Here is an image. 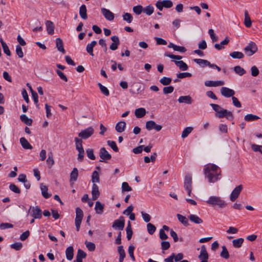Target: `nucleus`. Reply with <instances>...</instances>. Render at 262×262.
<instances>
[{"mask_svg":"<svg viewBox=\"0 0 262 262\" xmlns=\"http://www.w3.org/2000/svg\"><path fill=\"white\" fill-rule=\"evenodd\" d=\"M204 173L205 177L208 179V182L213 183L220 179L219 176L221 174V171L217 165L208 164L205 166Z\"/></svg>","mask_w":262,"mask_h":262,"instance_id":"f257e3e1","label":"nucleus"},{"mask_svg":"<svg viewBox=\"0 0 262 262\" xmlns=\"http://www.w3.org/2000/svg\"><path fill=\"white\" fill-rule=\"evenodd\" d=\"M206 203L213 207L217 206L219 208H224L227 205V204L224 200H223L221 198L216 196H210L206 201Z\"/></svg>","mask_w":262,"mask_h":262,"instance_id":"f03ea898","label":"nucleus"},{"mask_svg":"<svg viewBox=\"0 0 262 262\" xmlns=\"http://www.w3.org/2000/svg\"><path fill=\"white\" fill-rule=\"evenodd\" d=\"M192 177L190 174H187L185 177L184 187L185 190L187 191L188 195L190 196L191 193L192 189Z\"/></svg>","mask_w":262,"mask_h":262,"instance_id":"7ed1b4c3","label":"nucleus"},{"mask_svg":"<svg viewBox=\"0 0 262 262\" xmlns=\"http://www.w3.org/2000/svg\"><path fill=\"white\" fill-rule=\"evenodd\" d=\"M246 55L251 56L257 51V47L255 43L251 41L244 49Z\"/></svg>","mask_w":262,"mask_h":262,"instance_id":"20e7f679","label":"nucleus"},{"mask_svg":"<svg viewBox=\"0 0 262 262\" xmlns=\"http://www.w3.org/2000/svg\"><path fill=\"white\" fill-rule=\"evenodd\" d=\"M83 216L82 210L79 207L76 208L75 226L76 230L78 231L80 229L81 221Z\"/></svg>","mask_w":262,"mask_h":262,"instance_id":"39448f33","label":"nucleus"},{"mask_svg":"<svg viewBox=\"0 0 262 262\" xmlns=\"http://www.w3.org/2000/svg\"><path fill=\"white\" fill-rule=\"evenodd\" d=\"M155 5L160 11H162L163 8H171L173 6V3L170 0H164L157 2Z\"/></svg>","mask_w":262,"mask_h":262,"instance_id":"423d86ee","label":"nucleus"},{"mask_svg":"<svg viewBox=\"0 0 262 262\" xmlns=\"http://www.w3.org/2000/svg\"><path fill=\"white\" fill-rule=\"evenodd\" d=\"M125 226V220L123 216H120L119 219L114 221L112 228L114 229L122 230Z\"/></svg>","mask_w":262,"mask_h":262,"instance_id":"0eeeda50","label":"nucleus"},{"mask_svg":"<svg viewBox=\"0 0 262 262\" xmlns=\"http://www.w3.org/2000/svg\"><path fill=\"white\" fill-rule=\"evenodd\" d=\"M94 130L92 127H89L87 128L81 130L78 136L83 139H87L90 137L93 134Z\"/></svg>","mask_w":262,"mask_h":262,"instance_id":"6e6552de","label":"nucleus"},{"mask_svg":"<svg viewBox=\"0 0 262 262\" xmlns=\"http://www.w3.org/2000/svg\"><path fill=\"white\" fill-rule=\"evenodd\" d=\"M243 189L242 185L236 186L232 191L230 195V199L232 202L235 201L238 197L240 193Z\"/></svg>","mask_w":262,"mask_h":262,"instance_id":"1a4fd4ad","label":"nucleus"},{"mask_svg":"<svg viewBox=\"0 0 262 262\" xmlns=\"http://www.w3.org/2000/svg\"><path fill=\"white\" fill-rule=\"evenodd\" d=\"M215 117L219 118L226 117L227 119L233 118V116L231 112L228 111L227 110L221 108L219 112L215 114Z\"/></svg>","mask_w":262,"mask_h":262,"instance_id":"9d476101","label":"nucleus"},{"mask_svg":"<svg viewBox=\"0 0 262 262\" xmlns=\"http://www.w3.org/2000/svg\"><path fill=\"white\" fill-rule=\"evenodd\" d=\"M145 127L148 130H151L154 129L156 132H159L162 128V126L161 125L157 124L156 122L152 120L147 121L146 122Z\"/></svg>","mask_w":262,"mask_h":262,"instance_id":"9b49d317","label":"nucleus"},{"mask_svg":"<svg viewBox=\"0 0 262 262\" xmlns=\"http://www.w3.org/2000/svg\"><path fill=\"white\" fill-rule=\"evenodd\" d=\"M31 210L32 211V216L34 219H40L41 218L42 211L38 206H30L29 211H30Z\"/></svg>","mask_w":262,"mask_h":262,"instance_id":"f8f14e48","label":"nucleus"},{"mask_svg":"<svg viewBox=\"0 0 262 262\" xmlns=\"http://www.w3.org/2000/svg\"><path fill=\"white\" fill-rule=\"evenodd\" d=\"M99 157L102 160L101 162H105V160H110L112 158L111 155L108 152L104 147H102L100 149Z\"/></svg>","mask_w":262,"mask_h":262,"instance_id":"ddd939ff","label":"nucleus"},{"mask_svg":"<svg viewBox=\"0 0 262 262\" xmlns=\"http://www.w3.org/2000/svg\"><path fill=\"white\" fill-rule=\"evenodd\" d=\"M101 12L104 17L108 20L112 21L114 19V14L110 10L105 8L101 9Z\"/></svg>","mask_w":262,"mask_h":262,"instance_id":"4468645a","label":"nucleus"},{"mask_svg":"<svg viewBox=\"0 0 262 262\" xmlns=\"http://www.w3.org/2000/svg\"><path fill=\"white\" fill-rule=\"evenodd\" d=\"M221 93L225 97H233L235 94L234 90L227 87H222L221 89Z\"/></svg>","mask_w":262,"mask_h":262,"instance_id":"2eb2a0df","label":"nucleus"},{"mask_svg":"<svg viewBox=\"0 0 262 262\" xmlns=\"http://www.w3.org/2000/svg\"><path fill=\"white\" fill-rule=\"evenodd\" d=\"M111 40L113 43L110 45V49L113 51L117 50L120 44L119 37L117 36H113L111 37Z\"/></svg>","mask_w":262,"mask_h":262,"instance_id":"dca6fc26","label":"nucleus"},{"mask_svg":"<svg viewBox=\"0 0 262 262\" xmlns=\"http://www.w3.org/2000/svg\"><path fill=\"white\" fill-rule=\"evenodd\" d=\"M224 84V82L221 80L217 81H212V80H207L205 82V85L206 86H222Z\"/></svg>","mask_w":262,"mask_h":262,"instance_id":"f3484780","label":"nucleus"},{"mask_svg":"<svg viewBox=\"0 0 262 262\" xmlns=\"http://www.w3.org/2000/svg\"><path fill=\"white\" fill-rule=\"evenodd\" d=\"M92 199L93 200H97L99 195L100 192L99 191V187L96 184H93L92 190Z\"/></svg>","mask_w":262,"mask_h":262,"instance_id":"a211bd4d","label":"nucleus"},{"mask_svg":"<svg viewBox=\"0 0 262 262\" xmlns=\"http://www.w3.org/2000/svg\"><path fill=\"white\" fill-rule=\"evenodd\" d=\"M47 31L50 35H53L54 33L55 27L53 23L50 20H47L45 23Z\"/></svg>","mask_w":262,"mask_h":262,"instance_id":"6ab92c4d","label":"nucleus"},{"mask_svg":"<svg viewBox=\"0 0 262 262\" xmlns=\"http://www.w3.org/2000/svg\"><path fill=\"white\" fill-rule=\"evenodd\" d=\"M86 254L81 249H78L76 255V260L74 262H82V259L85 258Z\"/></svg>","mask_w":262,"mask_h":262,"instance_id":"aec40b11","label":"nucleus"},{"mask_svg":"<svg viewBox=\"0 0 262 262\" xmlns=\"http://www.w3.org/2000/svg\"><path fill=\"white\" fill-rule=\"evenodd\" d=\"M178 102L180 103H185L186 104H190L192 102V99L189 96H180L178 99Z\"/></svg>","mask_w":262,"mask_h":262,"instance_id":"412c9836","label":"nucleus"},{"mask_svg":"<svg viewBox=\"0 0 262 262\" xmlns=\"http://www.w3.org/2000/svg\"><path fill=\"white\" fill-rule=\"evenodd\" d=\"M20 143L22 147L25 149H32L33 148L32 146L24 137H21L20 138Z\"/></svg>","mask_w":262,"mask_h":262,"instance_id":"4be33fe9","label":"nucleus"},{"mask_svg":"<svg viewBox=\"0 0 262 262\" xmlns=\"http://www.w3.org/2000/svg\"><path fill=\"white\" fill-rule=\"evenodd\" d=\"M56 46L59 52H61L63 54L66 53V51L63 48V41L60 38H56Z\"/></svg>","mask_w":262,"mask_h":262,"instance_id":"5701e85b","label":"nucleus"},{"mask_svg":"<svg viewBox=\"0 0 262 262\" xmlns=\"http://www.w3.org/2000/svg\"><path fill=\"white\" fill-rule=\"evenodd\" d=\"M66 255L68 260H71L74 256V249L72 246L68 247L66 250Z\"/></svg>","mask_w":262,"mask_h":262,"instance_id":"b1692460","label":"nucleus"},{"mask_svg":"<svg viewBox=\"0 0 262 262\" xmlns=\"http://www.w3.org/2000/svg\"><path fill=\"white\" fill-rule=\"evenodd\" d=\"M79 15L83 19H86L88 18L86 13V7L85 5H82L79 8Z\"/></svg>","mask_w":262,"mask_h":262,"instance_id":"393cba45","label":"nucleus"},{"mask_svg":"<svg viewBox=\"0 0 262 262\" xmlns=\"http://www.w3.org/2000/svg\"><path fill=\"white\" fill-rule=\"evenodd\" d=\"M135 114L137 118H141L146 114V110L144 108H139L135 110Z\"/></svg>","mask_w":262,"mask_h":262,"instance_id":"a878e982","label":"nucleus"},{"mask_svg":"<svg viewBox=\"0 0 262 262\" xmlns=\"http://www.w3.org/2000/svg\"><path fill=\"white\" fill-rule=\"evenodd\" d=\"M173 61L176 65L178 66L181 70L186 71L188 68L187 64L182 60H173Z\"/></svg>","mask_w":262,"mask_h":262,"instance_id":"bb28decb","label":"nucleus"},{"mask_svg":"<svg viewBox=\"0 0 262 262\" xmlns=\"http://www.w3.org/2000/svg\"><path fill=\"white\" fill-rule=\"evenodd\" d=\"M97 41L95 40L92 41L90 43L88 44L86 46V50L88 53L91 56H93V48L96 45Z\"/></svg>","mask_w":262,"mask_h":262,"instance_id":"cd10ccee","label":"nucleus"},{"mask_svg":"<svg viewBox=\"0 0 262 262\" xmlns=\"http://www.w3.org/2000/svg\"><path fill=\"white\" fill-rule=\"evenodd\" d=\"M244 14V24L246 27L250 28L251 26L252 22L247 10L245 11Z\"/></svg>","mask_w":262,"mask_h":262,"instance_id":"c85d7f7f","label":"nucleus"},{"mask_svg":"<svg viewBox=\"0 0 262 262\" xmlns=\"http://www.w3.org/2000/svg\"><path fill=\"white\" fill-rule=\"evenodd\" d=\"M126 126V123L124 121H120L117 123L116 130L118 133H122L124 131Z\"/></svg>","mask_w":262,"mask_h":262,"instance_id":"c756f323","label":"nucleus"},{"mask_svg":"<svg viewBox=\"0 0 262 262\" xmlns=\"http://www.w3.org/2000/svg\"><path fill=\"white\" fill-rule=\"evenodd\" d=\"M78 176V170L77 168H74L70 173V182H75Z\"/></svg>","mask_w":262,"mask_h":262,"instance_id":"7c9ffc66","label":"nucleus"},{"mask_svg":"<svg viewBox=\"0 0 262 262\" xmlns=\"http://www.w3.org/2000/svg\"><path fill=\"white\" fill-rule=\"evenodd\" d=\"M189 219L191 222L196 224H200L203 223V220L198 215L195 214H190L189 216Z\"/></svg>","mask_w":262,"mask_h":262,"instance_id":"2f4dec72","label":"nucleus"},{"mask_svg":"<svg viewBox=\"0 0 262 262\" xmlns=\"http://www.w3.org/2000/svg\"><path fill=\"white\" fill-rule=\"evenodd\" d=\"M40 189L41 190L42 195L45 198L48 199L51 196V194L48 193V187L42 183L40 184Z\"/></svg>","mask_w":262,"mask_h":262,"instance_id":"473e14b6","label":"nucleus"},{"mask_svg":"<svg viewBox=\"0 0 262 262\" xmlns=\"http://www.w3.org/2000/svg\"><path fill=\"white\" fill-rule=\"evenodd\" d=\"M244 239L243 238H238L232 241L233 246L235 248H241L244 243Z\"/></svg>","mask_w":262,"mask_h":262,"instance_id":"72a5a7b5","label":"nucleus"},{"mask_svg":"<svg viewBox=\"0 0 262 262\" xmlns=\"http://www.w3.org/2000/svg\"><path fill=\"white\" fill-rule=\"evenodd\" d=\"M259 119L260 117L258 116L252 114H247L244 117L245 120L247 122L253 121Z\"/></svg>","mask_w":262,"mask_h":262,"instance_id":"f704fd0d","label":"nucleus"},{"mask_svg":"<svg viewBox=\"0 0 262 262\" xmlns=\"http://www.w3.org/2000/svg\"><path fill=\"white\" fill-rule=\"evenodd\" d=\"M104 209V205H102L99 201H97L95 204V209L96 212L98 214H101L103 213Z\"/></svg>","mask_w":262,"mask_h":262,"instance_id":"c9c22d12","label":"nucleus"},{"mask_svg":"<svg viewBox=\"0 0 262 262\" xmlns=\"http://www.w3.org/2000/svg\"><path fill=\"white\" fill-rule=\"evenodd\" d=\"M177 216L179 222H181L183 225L185 226H188L189 225L188 219L185 216L180 214H177Z\"/></svg>","mask_w":262,"mask_h":262,"instance_id":"e433bc0d","label":"nucleus"},{"mask_svg":"<svg viewBox=\"0 0 262 262\" xmlns=\"http://www.w3.org/2000/svg\"><path fill=\"white\" fill-rule=\"evenodd\" d=\"M20 120L26 124L30 126L32 123V120L29 119L26 115L23 114L20 116Z\"/></svg>","mask_w":262,"mask_h":262,"instance_id":"4c0bfd02","label":"nucleus"},{"mask_svg":"<svg viewBox=\"0 0 262 262\" xmlns=\"http://www.w3.org/2000/svg\"><path fill=\"white\" fill-rule=\"evenodd\" d=\"M230 56L234 59H242L244 57L243 53L238 51H234L230 54Z\"/></svg>","mask_w":262,"mask_h":262,"instance_id":"58836bf2","label":"nucleus"},{"mask_svg":"<svg viewBox=\"0 0 262 262\" xmlns=\"http://www.w3.org/2000/svg\"><path fill=\"white\" fill-rule=\"evenodd\" d=\"M194 61L202 67H205L209 64V61L203 59H194Z\"/></svg>","mask_w":262,"mask_h":262,"instance_id":"ea45409f","label":"nucleus"},{"mask_svg":"<svg viewBox=\"0 0 262 262\" xmlns=\"http://www.w3.org/2000/svg\"><path fill=\"white\" fill-rule=\"evenodd\" d=\"M234 71L236 74L239 76H242L246 73L245 70L239 66L234 67Z\"/></svg>","mask_w":262,"mask_h":262,"instance_id":"a19ab883","label":"nucleus"},{"mask_svg":"<svg viewBox=\"0 0 262 262\" xmlns=\"http://www.w3.org/2000/svg\"><path fill=\"white\" fill-rule=\"evenodd\" d=\"M222 248V251L220 254L221 256L225 259H228L229 258V254L227 250V249L226 248L225 246H223Z\"/></svg>","mask_w":262,"mask_h":262,"instance_id":"79ce46f5","label":"nucleus"},{"mask_svg":"<svg viewBox=\"0 0 262 262\" xmlns=\"http://www.w3.org/2000/svg\"><path fill=\"white\" fill-rule=\"evenodd\" d=\"M122 17L123 20L127 21L128 24L131 23L133 19L132 15L129 13H124Z\"/></svg>","mask_w":262,"mask_h":262,"instance_id":"37998d69","label":"nucleus"},{"mask_svg":"<svg viewBox=\"0 0 262 262\" xmlns=\"http://www.w3.org/2000/svg\"><path fill=\"white\" fill-rule=\"evenodd\" d=\"M193 130V128L192 127H186L182 133V138H186L188 135L191 133L192 130Z\"/></svg>","mask_w":262,"mask_h":262,"instance_id":"c03bdc74","label":"nucleus"},{"mask_svg":"<svg viewBox=\"0 0 262 262\" xmlns=\"http://www.w3.org/2000/svg\"><path fill=\"white\" fill-rule=\"evenodd\" d=\"M92 181L93 184L99 183L100 181L99 173L97 171H94L92 176Z\"/></svg>","mask_w":262,"mask_h":262,"instance_id":"a18cd8bd","label":"nucleus"},{"mask_svg":"<svg viewBox=\"0 0 262 262\" xmlns=\"http://www.w3.org/2000/svg\"><path fill=\"white\" fill-rule=\"evenodd\" d=\"M154 11V8L151 5H148L143 9V12L145 13L147 15H151Z\"/></svg>","mask_w":262,"mask_h":262,"instance_id":"49530a36","label":"nucleus"},{"mask_svg":"<svg viewBox=\"0 0 262 262\" xmlns=\"http://www.w3.org/2000/svg\"><path fill=\"white\" fill-rule=\"evenodd\" d=\"M172 79L170 78L163 77L160 80V82L163 85H168L171 82Z\"/></svg>","mask_w":262,"mask_h":262,"instance_id":"de8ad7c7","label":"nucleus"},{"mask_svg":"<svg viewBox=\"0 0 262 262\" xmlns=\"http://www.w3.org/2000/svg\"><path fill=\"white\" fill-rule=\"evenodd\" d=\"M107 145L110 146L112 149L115 152H118L119 151V149L116 145V143L114 141L108 140L107 141Z\"/></svg>","mask_w":262,"mask_h":262,"instance_id":"09e8293b","label":"nucleus"},{"mask_svg":"<svg viewBox=\"0 0 262 262\" xmlns=\"http://www.w3.org/2000/svg\"><path fill=\"white\" fill-rule=\"evenodd\" d=\"M86 248L90 251H94L95 250L96 246L95 244L92 242L85 241L84 243Z\"/></svg>","mask_w":262,"mask_h":262,"instance_id":"8fccbe9b","label":"nucleus"},{"mask_svg":"<svg viewBox=\"0 0 262 262\" xmlns=\"http://www.w3.org/2000/svg\"><path fill=\"white\" fill-rule=\"evenodd\" d=\"M133 10L135 14H136L137 15H139L142 12H143V8L141 5H138L136 6H134L133 8Z\"/></svg>","mask_w":262,"mask_h":262,"instance_id":"3c124183","label":"nucleus"},{"mask_svg":"<svg viewBox=\"0 0 262 262\" xmlns=\"http://www.w3.org/2000/svg\"><path fill=\"white\" fill-rule=\"evenodd\" d=\"M101 92L105 96H108L110 94L109 91L107 88L105 86L103 85L101 83H98V84Z\"/></svg>","mask_w":262,"mask_h":262,"instance_id":"603ef678","label":"nucleus"},{"mask_svg":"<svg viewBox=\"0 0 262 262\" xmlns=\"http://www.w3.org/2000/svg\"><path fill=\"white\" fill-rule=\"evenodd\" d=\"M148 232L149 234L152 235L155 232L156 228L151 223H148L147 225Z\"/></svg>","mask_w":262,"mask_h":262,"instance_id":"864d4df0","label":"nucleus"},{"mask_svg":"<svg viewBox=\"0 0 262 262\" xmlns=\"http://www.w3.org/2000/svg\"><path fill=\"white\" fill-rule=\"evenodd\" d=\"M208 34H209L212 42H215L218 40V37L215 35L214 30L213 29H209L208 30Z\"/></svg>","mask_w":262,"mask_h":262,"instance_id":"5fc2aeb1","label":"nucleus"},{"mask_svg":"<svg viewBox=\"0 0 262 262\" xmlns=\"http://www.w3.org/2000/svg\"><path fill=\"white\" fill-rule=\"evenodd\" d=\"M87 156L91 160H95L96 157L94 154V150L92 148H88L86 150Z\"/></svg>","mask_w":262,"mask_h":262,"instance_id":"6e6d98bb","label":"nucleus"},{"mask_svg":"<svg viewBox=\"0 0 262 262\" xmlns=\"http://www.w3.org/2000/svg\"><path fill=\"white\" fill-rule=\"evenodd\" d=\"M134 250H135V247L133 245H130L128 247V254H129L130 258L133 260V261L135 260V257L134 255Z\"/></svg>","mask_w":262,"mask_h":262,"instance_id":"4d7b16f0","label":"nucleus"},{"mask_svg":"<svg viewBox=\"0 0 262 262\" xmlns=\"http://www.w3.org/2000/svg\"><path fill=\"white\" fill-rule=\"evenodd\" d=\"M11 248L15 249V250H20L23 247V244L21 243L17 242L12 244L10 245Z\"/></svg>","mask_w":262,"mask_h":262,"instance_id":"13d9d810","label":"nucleus"},{"mask_svg":"<svg viewBox=\"0 0 262 262\" xmlns=\"http://www.w3.org/2000/svg\"><path fill=\"white\" fill-rule=\"evenodd\" d=\"M16 53L19 58H23L24 56V53L23 50L20 45H17L16 46Z\"/></svg>","mask_w":262,"mask_h":262,"instance_id":"bf43d9fd","label":"nucleus"},{"mask_svg":"<svg viewBox=\"0 0 262 262\" xmlns=\"http://www.w3.org/2000/svg\"><path fill=\"white\" fill-rule=\"evenodd\" d=\"M191 76L192 74L188 72L180 73L177 74V78L180 79L184 78L186 77H191Z\"/></svg>","mask_w":262,"mask_h":262,"instance_id":"052dcab7","label":"nucleus"},{"mask_svg":"<svg viewBox=\"0 0 262 262\" xmlns=\"http://www.w3.org/2000/svg\"><path fill=\"white\" fill-rule=\"evenodd\" d=\"M10 189L16 193H20V190L19 188L15 184H11L9 186Z\"/></svg>","mask_w":262,"mask_h":262,"instance_id":"680f3d73","label":"nucleus"},{"mask_svg":"<svg viewBox=\"0 0 262 262\" xmlns=\"http://www.w3.org/2000/svg\"><path fill=\"white\" fill-rule=\"evenodd\" d=\"M122 191H130L132 188L130 187L127 182H123L122 184Z\"/></svg>","mask_w":262,"mask_h":262,"instance_id":"e2e57ef3","label":"nucleus"},{"mask_svg":"<svg viewBox=\"0 0 262 262\" xmlns=\"http://www.w3.org/2000/svg\"><path fill=\"white\" fill-rule=\"evenodd\" d=\"M252 150L255 152L259 151L262 154V145H258L255 144H251Z\"/></svg>","mask_w":262,"mask_h":262,"instance_id":"0e129e2a","label":"nucleus"},{"mask_svg":"<svg viewBox=\"0 0 262 262\" xmlns=\"http://www.w3.org/2000/svg\"><path fill=\"white\" fill-rule=\"evenodd\" d=\"M173 90H174V88L172 86L164 87L163 90V93L164 94H170L172 92H173Z\"/></svg>","mask_w":262,"mask_h":262,"instance_id":"69168bd1","label":"nucleus"},{"mask_svg":"<svg viewBox=\"0 0 262 262\" xmlns=\"http://www.w3.org/2000/svg\"><path fill=\"white\" fill-rule=\"evenodd\" d=\"M251 75L254 77H256L258 75L259 72L258 68L254 66L251 68Z\"/></svg>","mask_w":262,"mask_h":262,"instance_id":"338daca9","label":"nucleus"},{"mask_svg":"<svg viewBox=\"0 0 262 262\" xmlns=\"http://www.w3.org/2000/svg\"><path fill=\"white\" fill-rule=\"evenodd\" d=\"M141 213L143 220L145 222L148 223V222L150 221L151 217L148 213L144 212L143 211H141Z\"/></svg>","mask_w":262,"mask_h":262,"instance_id":"774afa93","label":"nucleus"}]
</instances>
